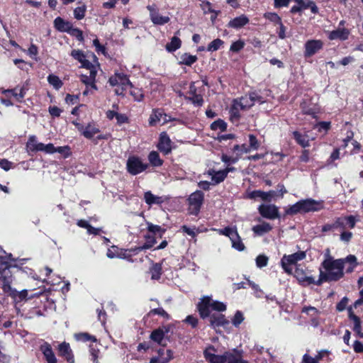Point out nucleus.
<instances>
[{"label": "nucleus", "instance_id": "obj_1", "mask_svg": "<svg viewBox=\"0 0 363 363\" xmlns=\"http://www.w3.org/2000/svg\"><path fill=\"white\" fill-rule=\"evenodd\" d=\"M319 272V279L315 282L316 285H320L323 282L338 281L344 276L343 261L340 259H335L328 250Z\"/></svg>", "mask_w": 363, "mask_h": 363}, {"label": "nucleus", "instance_id": "obj_2", "mask_svg": "<svg viewBox=\"0 0 363 363\" xmlns=\"http://www.w3.org/2000/svg\"><path fill=\"white\" fill-rule=\"evenodd\" d=\"M267 100L257 92H251L239 99H235L230 110V119L232 121H238L240 118V111H245L251 108L256 103L262 104Z\"/></svg>", "mask_w": 363, "mask_h": 363}, {"label": "nucleus", "instance_id": "obj_3", "mask_svg": "<svg viewBox=\"0 0 363 363\" xmlns=\"http://www.w3.org/2000/svg\"><path fill=\"white\" fill-rule=\"evenodd\" d=\"M323 208V201H316L312 199H303L290 206L286 210V213L288 215H295L298 213L318 211Z\"/></svg>", "mask_w": 363, "mask_h": 363}, {"label": "nucleus", "instance_id": "obj_4", "mask_svg": "<svg viewBox=\"0 0 363 363\" xmlns=\"http://www.w3.org/2000/svg\"><path fill=\"white\" fill-rule=\"evenodd\" d=\"M198 309L201 317L205 318L210 315L211 311H225L226 306L222 302L214 301L210 296H205L198 304Z\"/></svg>", "mask_w": 363, "mask_h": 363}, {"label": "nucleus", "instance_id": "obj_5", "mask_svg": "<svg viewBox=\"0 0 363 363\" xmlns=\"http://www.w3.org/2000/svg\"><path fill=\"white\" fill-rule=\"evenodd\" d=\"M108 82L112 86H116L115 93L117 95H123L125 90L132 87V84L127 75L121 72L115 73L109 78Z\"/></svg>", "mask_w": 363, "mask_h": 363}, {"label": "nucleus", "instance_id": "obj_6", "mask_svg": "<svg viewBox=\"0 0 363 363\" xmlns=\"http://www.w3.org/2000/svg\"><path fill=\"white\" fill-rule=\"evenodd\" d=\"M306 256V252L303 251H298L289 255H284L281 259V266L285 272L291 274L293 272L291 265L296 264L298 262L304 259Z\"/></svg>", "mask_w": 363, "mask_h": 363}, {"label": "nucleus", "instance_id": "obj_7", "mask_svg": "<svg viewBox=\"0 0 363 363\" xmlns=\"http://www.w3.org/2000/svg\"><path fill=\"white\" fill-rule=\"evenodd\" d=\"M93 58L95 60V65H91V67H86L89 71L88 74H82L80 76L81 81L86 84V86H90L91 89L96 90V76L99 69V64L97 62L96 57L93 55Z\"/></svg>", "mask_w": 363, "mask_h": 363}, {"label": "nucleus", "instance_id": "obj_8", "mask_svg": "<svg viewBox=\"0 0 363 363\" xmlns=\"http://www.w3.org/2000/svg\"><path fill=\"white\" fill-rule=\"evenodd\" d=\"M204 194L201 191H196L189 197V210L192 215H197L203 201Z\"/></svg>", "mask_w": 363, "mask_h": 363}, {"label": "nucleus", "instance_id": "obj_9", "mask_svg": "<svg viewBox=\"0 0 363 363\" xmlns=\"http://www.w3.org/2000/svg\"><path fill=\"white\" fill-rule=\"evenodd\" d=\"M147 167V164H144L141 160L137 157H130L127 161V169L133 175H136L145 170Z\"/></svg>", "mask_w": 363, "mask_h": 363}, {"label": "nucleus", "instance_id": "obj_10", "mask_svg": "<svg viewBox=\"0 0 363 363\" xmlns=\"http://www.w3.org/2000/svg\"><path fill=\"white\" fill-rule=\"evenodd\" d=\"M259 214L265 218L274 220L279 218V208L274 204H262L258 208Z\"/></svg>", "mask_w": 363, "mask_h": 363}, {"label": "nucleus", "instance_id": "obj_11", "mask_svg": "<svg viewBox=\"0 0 363 363\" xmlns=\"http://www.w3.org/2000/svg\"><path fill=\"white\" fill-rule=\"evenodd\" d=\"M217 350L213 345L208 346L203 351V357L208 363H224V353L217 354Z\"/></svg>", "mask_w": 363, "mask_h": 363}, {"label": "nucleus", "instance_id": "obj_12", "mask_svg": "<svg viewBox=\"0 0 363 363\" xmlns=\"http://www.w3.org/2000/svg\"><path fill=\"white\" fill-rule=\"evenodd\" d=\"M74 124L81 134L87 139L93 138L96 134L100 132L99 128L91 123H88L85 127L79 123L74 122Z\"/></svg>", "mask_w": 363, "mask_h": 363}, {"label": "nucleus", "instance_id": "obj_13", "mask_svg": "<svg viewBox=\"0 0 363 363\" xmlns=\"http://www.w3.org/2000/svg\"><path fill=\"white\" fill-rule=\"evenodd\" d=\"M323 47V43L320 40H309L304 45V56L306 57H311L321 50Z\"/></svg>", "mask_w": 363, "mask_h": 363}, {"label": "nucleus", "instance_id": "obj_14", "mask_svg": "<svg viewBox=\"0 0 363 363\" xmlns=\"http://www.w3.org/2000/svg\"><path fill=\"white\" fill-rule=\"evenodd\" d=\"M147 9L150 11V17L154 24L162 26L169 21L170 18L168 16H161L157 12L155 5H148Z\"/></svg>", "mask_w": 363, "mask_h": 363}, {"label": "nucleus", "instance_id": "obj_15", "mask_svg": "<svg viewBox=\"0 0 363 363\" xmlns=\"http://www.w3.org/2000/svg\"><path fill=\"white\" fill-rule=\"evenodd\" d=\"M243 360L242 350L235 348L224 352V363H241Z\"/></svg>", "mask_w": 363, "mask_h": 363}, {"label": "nucleus", "instance_id": "obj_16", "mask_svg": "<svg viewBox=\"0 0 363 363\" xmlns=\"http://www.w3.org/2000/svg\"><path fill=\"white\" fill-rule=\"evenodd\" d=\"M169 120L170 117L164 113L162 110L155 109L150 116L149 124L152 126L155 125L159 123L164 124Z\"/></svg>", "mask_w": 363, "mask_h": 363}, {"label": "nucleus", "instance_id": "obj_17", "mask_svg": "<svg viewBox=\"0 0 363 363\" xmlns=\"http://www.w3.org/2000/svg\"><path fill=\"white\" fill-rule=\"evenodd\" d=\"M157 148L164 155H168L172 151V141L165 132H162L160 135Z\"/></svg>", "mask_w": 363, "mask_h": 363}, {"label": "nucleus", "instance_id": "obj_18", "mask_svg": "<svg viewBox=\"0 0 363 363\" xmlns=\"http://www.w3.org/2000/svg\"><path fill=\"white\" fill-rule=\"evenodd\" d=\"M40 350L43 353L47 363H57V360L52 348L48 342H44L40 345Z\"/></svg>", "mask_w": 363, "mask_h": 363}, {"label": "nucleus", "instance_id": "obj_19", "mask_svg": "<svg viewBox=\"0 0 363 363\" xmlns=\"http://www.w3.org/2000/svg\"><path fill=\"white\" fill-rule=\"evenodd\" d=\"M26 90L27 89L23 86L19 89L16 87L13 89H5L2 91V94L6 97L12 96L16 101L21 102L26 94Z\"/></svg>", "mask_w": 363, "mask_h": 363}, {"label": "nucleus", "instance_id": "obj_20", "mask_svg": "<svg viewBox=\"0 0 363 363\" xmlns=\"http://www.w3.org/2000/svg\"><path fill=\"white\" fill-rule=\"evenodd\" d=\"M59 354L65 358L69 363H74V355L69 344L65 342L58 345Z\"/></svg>", "mask_w": 363, "mask_h": 363}, {"label": "nucleus", "instance_id": "obj_21", "mask_svg": "<svg viewBox=\"0 0 363 363\" xmlns=\"http://www.w3.org/2000/svg\"><path fill=\"white\" fill-rule=\"evenodd\" d=\"M294 276L297 279V280L303 285H310L312 284H315L316 281L313 279V277L311 276H307L305 271L303 269L296 268L294 272Z\"/></svg>", "mask_w": 363, "mask_h": 363}, {"label": "nucleus", "instance_id": "obj_22", "mask_svg": "<svg viewBox=\"0 0 363 363\" xmlns=\"http://www.w3.org/2000/svg\"><path fill=\"white\" fill-rule=\"evenodd\" d=\"M350 30L345 28H338L332 30L328 34V38L330 40H345L349 38Z\"/></svg>", "mask_w": 363, "mask_h": 363}, {"label": "nucleus", "instance_id": "obj_23", "mask_svg": "<svg viewBox=\"0 0 363 363\" xmlns=\"http://www.w3.org/2000/svg\"><path fill=\"white\" fill-rule=\"evenodd\" d=\"M71 56L79 61L81 63V67L83 68L91 67V65H94L86 59V56L82 50H73L71 52Z\"/></svg>", "mask_w": 363, "mask_h": 363}, {"label": "nucleus", "instance_id": "obj_24", "mask_svg": "<svg viewBox=\"0 0 363 363\" xmlns=\"http://www.w3.org/2000/svg\"><path fill=\"white\" fill-rule=\"evenodd\" d=\"M167 332V330L159 328L157 329L154 330L151 333L150 338L152 341L156 342L157 344L164 346L165 344L163 343V340L164 335Z\"/></svg>", "mask_w": 363, "mask_h": 363}, {"label": "nucleus", "instance_id": "obj_25", "mask_svg": "<svg viewBox=\"0 0 363 363\" xmlns=\"http://www.w3.org/2000/svg\"><path fill=\"white\" fill-rule=\"evenodd\" d=\"M144 199L147 204L152 206L153 204H161L166 201L167 198L166 196H155L149 191L145 193Z\"/></svg>", "mask_w": 363, "mask_h": 363}, {"label": "nucleus", "instance_id": "obj_26", "mask_svg": "<svg viewBox=\"0 0 363 363\" xmlns=\"http://www.w3.org/2000/svg\"><path fill=\"white\" fill-rule=\"evenodd\" d=\"M210 316L211 325L213 328L222 326L225 328L230 324V322L222 314L212 315Z\"/></svg>", "mask_w": 363, "mask_h": 363}, {"label": "nucleus", "instance_id": "obj_27", "mask_svg": "<svg viewBox=\"0 0 363 363\" xmlns=\"http://www.w3.org/2000/svg\"><path fill=\"white\" fill-rule=\"evenodd\" d=\"M72 26L71 22L65 21L61 17H57L54 20V27L60 32L68 33Z\"/></svg>", "mask_w": 363, "mask_h": 363}, {"label": "nucleus", "instance_id": "obj_28", "mask_svg": "<svg viewBox=\"0 0 363 363\" xmlns=\"http://www.w3.org/2000/svg\"><path fill=\"white\" fill-rule=\"evenodd\" d=\"M248 22V18L245 15H241L230 21L228 27L238 29L245 26Z\"/></svg>", "mask_w": 363, "mask_h": 363}, {"label": "nucleus", "instance_id": "obj_29", "mask_svg": "<svg viewBox=\"0 0 363 363\" xmlns=\"http://www.w3.org/2000/svg\"><path fill=\"white\" fill-rule=\"evenodd\" d=\"M275 195L274 191H269L268 192L262 191L261 190L253 191L250 194V198L254 199L256 197L260 198L263 201H271L273 196Z\"/></svg>", "mask_w": 363, "mask_h": 363}, {"label": "nucleus", "instance_id": "obj_30", "mask_svg": "<svg viewBox=\"0 0 363 363\" xmlns=\"http://www.w3.org/2000/svg\"><path fill=\"white\" fill-rule=\"evenodd\" d=\"M340 259L343 261V268L347 264L346 267L347 273L352 272L354 268L357 266V257L354 255H350L345 258Z\"/></svg>", "mask_w": 363, "mask_h": 363}, {"label": "nucleus", "instance_id": "obj_31", "mask_svg": "<svg viewBox=\"0 0 363 363\" xmlns=\"http://www.w3.org/2000/svg\"><path fill=\"white\" fill-rule=\"evenodd\" d=\"M208 174L211 177V180L213 184H218L220 182H223L225 179L227 177L226 173L223 170L216 171L213 169H210L208 171Z\"/></svg>", "mask_w": 363, "mask_h": 363}, {"label": "nucleus", "instance_id": "obj_32", "mask_svg": "<svg viewBox=\"0 0 363 363\" xmlns=\"http://www.w3.org/2000/svg\"><path fill=\"white\" fill-rule=\"evenodd\" d=\"M349 318L353 321V330L362 338H363V333L362 332L361 320L360 318L354 314L352 309L349 310Z\"/></svg>", "mask_w": 363, "mask_h": 363}, {"label": "nucleus", "instance_id": "obj_33", "mask_svg": "<svg viewBox=\"0 0 363 363\" xmlns=\"http://www.w3.org/2000/svg\"><path fill=\"white\" fill-rule=\"evenodd\" d=\"M293 135L297 143H298L303 147H308L310 145V140H313V138H310L308 135L302 134L298 131H294L293 133Z\"/></svg>", "mask_w": 363, "mask_h": 363}, {"label": "nucleus", "instance_id": "obj_34", "mask_svg": "<svg viewBox=\"0 0 363 363\" xmlns=\"http://www.w3.org/2000/svg\"><path fill=\"white\" fill-rule=\"evenodd\" d=\"M157 356L153 357V359H157L160 362L165 361V363H168L172 359H173V352L171 350H164V349H159L157 350Z\"/></svg>", "mask_w": 363, "mask_h": 363}, {"label": "nucleus", "instance_id": "obj_35", "mask_svg": "<svg viewBox=\"0 0 363 363\" xmlns=\"http://www.w3.org/2000/svg\"><path fill=\"white\" fill-rule=\"evenodd\" d=\"M272 229V227L269 223L263 222L261 224L253 226L252 230L255 235L262 236L269 233Z\"/></svg>", "mask_w": 363, "mask_h": 363}, {"label": "nucleus", "instance_id": "obj_36", "mask_svg": "<svg viewBox=\"0 0 363 363\" xmlns=\"http://www.w3.org/2000/svg\"><path fill=\"white\" fill-rule=\"evenodd\" d=\"M301 108L303 113L311 115L313 118L315 117V114L318 112V108L316 105L308 104L306 100L301 104Z\"/></svg>", "mask_w": 363, "mask_h": 363}, {"label": "nucleus", "instance_id": "obj_37", "mask_svg": "<svg viewBox=\"0 0 363 363\" xmlns=\"http://www.w3.org/2000/svg\"><path fill=\"white\" fill-rule=\"evenodd\" d=\"M197 59L198 58L196 55H192L186 52L180 55L179 64L191 66L196 62Z\"/></svg>", "mask_w": 363, "mask_h": 363}, {"label": "nucleus", "instance_id": "obj_38", "mask_svg": "<svg viewBox=\"0 0 363 363\" xmlns=\"http://www.w3.org/2000/svg\"><path fill=\"white\" fill-rule=\"evenodd\" d=\"M219 235L227 236L230 239L236 235V233L238 232L237 228L234 227H225L221 229H214Z\"/></svg>", "mask_w": 363, "mask_h": 363}, {"label": "nucleus", "instance_id": "obj_39", "mask_svg": "<svg viewBox=\"0 0 363 363\" xmlns=\"http://www.w3.org/2000/svg\"><path fill=\"white\" fill-rule=\"evenodd\" d=\"M181 40L178 37L174 36L172 38L170 43L166 45V49L168 52H174L181 47Z\"/></svg>", "mask_w": 363, "mask_h": 363}, {"label": "nucleus", "instance_id": "obj_40", "mask_svg": "<svg viewBox=\"0 0 363 363\" xmlns=\"http://www.w3.org/2000/svg\"><path fill=\"white\" fill-rule=\"evenodd\" d=\"M148 160L154 167H160L163 163V161L160 159L158 152L156 151H152L150 152L148 155Z\"/></svg>", "mask_w": 363, "mask_h": 363}, {"label": "nucleus", "instance_id": "obj_41", "mask_svg": "<svg viewBox=\"0 0 363 363\" xmlns=\"http://www.w3.org/2000/svg\"><path fill=\"white\" fill-rule=\"evenodd\" d=\"M150 274L152 280H158L162 274V266L159 263L152 264L150 269Z\"/></svg>", "mask_w": 363, "mask_h": 363}, {"label": "nucleus", "instance_id": "obj_42", "mask_svg": "<svg viewBox=\"0 0 363 363\" xmlns=\"http://www.w3.org/2000/svg\"><path fill=\"white\" fill-rule=\"evenodd\" d=\"M106 256L110 258H124L125 253L120 250L118 247L113 246L111 249H108L106 252Z\"/></svg>", "mask_w": 363, "mask_h": 363}, {"label": "nucleus", "instance_id": "obj_43", "mask_svg": "<svg viewBox=\"0 0 363 363\" xmlns=\"http://www.w3.org/2000/svg\"><path fill=\"white\" fill-rule=\"evenodd\" d=\"M230 241L232 242V247L238 250V251H243L245 250V245L238 235V233H236V235L230 239Z\"/></svg>", "mask_w": 363, "mask_h": 363}, {"label": "nucleus", "instance_id": "obj_44", "mask_svg": "<svg viewBox=\"0 0 363 363\" xmlns=\"http://www.w3.org/2000/svg\"><path fill=\"white\" fill-rule=\"evenodd\" d=\"M233 153H235V156H239V159L240 157L245 154L250 152V148H248L245 144L235 145L233 146L232 149Z\"/></svg>", "mask_w": 363, "mask_h": 363}, {"label": "nucleus", "instance_id": "obj_45", "mask_svg": "<svg viewBox=\"0 0 363 363\" xmlns=\"http://www.w3.org/2000/svg\"><path fill=\"white\" fill-rule=\"evenodd\" d=\"M48 81L50 85H52L55 89H59L62 86V82L60 79V78L54 74H50L48 77Z\"/></svg>", "mask_w": 363, "mask_h": 363}, {"label": "nucleus", "instance_id": "obj_46", "mask_svg": "<svg viewBox=\"0 0 363 363\" xmlns=\"http://www.w3.org/2000/svg\"><path fill=\"white\" fill-rule=\"evenodd\" d=\"M86 11V6L84 4H83L81 6L76 7L73 11L74 17L77 20H82L84 18Z\"/></svg>", "mask_w": 363, "mask_h": 363}, {"label": "nucleus", "instance_id": "obj_47", "mask_svg": "<svg viewBox=\"0 0 363 363\" xmlns=\"http://www.w3.org/2000/svg\"><path fill=\"white\" fill-rule=\"evenodd\" d=\"M223 43L224 42L222 40L217 38L208 44L207 50L208 52L216 51L223 45Z\"/></svg>", "mask_w": 363, "mask_h": 363}, {"label": "nucleus", "instance_id": "obj_48", "mask_svg": "<svg viewBox=\"0 0 363 363\" xmlns=\"http://www.w3.org/2000/svg\"><path fill=\"white\" fill-rule=\"evenodd\" d=\"M264 17L274 23L275 25L281 24V19L276 13L267 12L264 14Z\"/></svg>", "mask_w": 363, "mask_h": 363}, {"label": "nucleus", "instance_id": "obj_49", "mask_svg": "<svg viewBox=\"0 0 363 363\" xmlns=\"http://www.w3.org/2000/svg\"><path fill=\"white\" fill-rule=\"evenodd\" d=\"M180 230L184 233H186L188 235L193 238H194L199 233V229L196 227L189 228L186 225H182Z\"/></svg>", "mask_w": 363, "mask_h": 363}, {"label": "nucleus", "instance_id": "obj_50", "mask_svg": "<svg viewBox=\"0 0 363 363\" xmlns=\"http://www.w3.org/2000/svg\"><path fill=\"white\" fill-rule=\"evenodd\" d=\"M130 88H131V90L130 91V95L133 96V97L134 98V99L135 101H141L144 97L143 91L140 89L133 87V86Z\"/></svg>", "mask_w": 363, "mask_h": 363}, {"label": "nucleus", "instance_id": "obj_51", "mask_svg": "<svg viewBox=\"0 0 363 363\" xmlns=\"http://www.w3.org/2000/svg\"><path fill=\"white\" fill-rule=\"evenodd\" d=\"M147 230L149 232L152 233L154 234H158L160 237L165 232V230L162 228L160 225H154L152 223H147Z\"/></svg>", "mask_w": 363, "mask_h": 363}, {"label": "nucleus", "instance_id": "obj_52", "mask_svg": "<svg viewBox=\"0 0 363 363\" xmlns=\"http://www.w3.org/2000/svg\"><path fill=\"white\" fill-rule=\"evenodd\" d=\"M269 258L264 255H259L256 257V265L258 268L266 267L268 264Z\"/></svg>", "mask_w": 363, "mask_h": 363}, {"label": "nucleus", "instance_id": "obj_53", "mask_svg": "<svg viewBox=\"0 0 363 363\" xmlns=\"http://www.w3.org/2000/svg\"><path fill=\"white\" fill-rule=\"evenodd\" d=\"M244 320V316L241 311H236L235 314L234 315L233 318H232V323L233 325L238 328L239 325L242 323Z\"/></svg>", "mask_w": 363, "mask_h": 363}, {"label": "nucleus", "instance_id": "obj_54", "mask_svg": "<svg viewBox=\"0 0 363 363\" xmlns=\"http://www.w3.org/2000/svg\"><path fill=\"white\" fill-rule=\"evenodd\" d=\"M67 33L73 37H75L79 41L84 40L82 31L79 28H73V26H71V28Z\"/></svg>", "mask_w": 363, "mask_h": 363}, {"label": "nucleus", "instance_id": "obj_55", "mask_svg": "<svg viewBox=\"0 0 363 363\" xmlns=\"http://www.w3.org/2000/svg\"><path fill=\"white\" fill-rule=\"evenodd\" d=\"M259 147V143L257 140V138L254 135H249V146L248 148H250V152L252 150H257Z\"/></svg>", "mask_w": 363, "mask_h": 363}, {"label": "nucleus", "instance_id": "obj_56", "mask_svg": "<svg viewBox=\"0 0 363 363\" xmlns=\"http://www.w3.org/2000/svg\"><path fill=\"white\" fill-rule=\"evenodd\" d=\"M239 156H228L227 155L223 154L221 156V161L225 164L229 165L230 164H235L239 160Z\"/></svg>", "mask_w": 363, "mask_h": 363}, {"label": "nucleus", "instance_id": "obj_57", "mask_svg": "<svg viewBox=\"0 0 363 363\" xmlns=\"http://www.w3.org/2000/svg\"><path fill=\"white\" fill-rule=\"evenodd\" d=\"M211 129L214 130H220L221 131H223L227 128V124L222 120H218L214 121L211 125Z\"/></svg>", "mask_w": 363, "mask_h": 363}, {"label": "nucleus", "instance_id": "obj_58", "mask_svg": "<svg viewBox=\"0 0 363 363\" xmlns=\"http://www.w3.org/2000/svg\"><path fill=\"white\" fill-rule=\"evenodd\" d=\"M13 63L18 66V67L23 71H28L29 67H31V64L25 62L23 60L16 59L13 60Z\"/></svg>", "mask_w": 363, "mask_h": 363}, {"label": "nucleus", "instance_id": "obj_59", "mask_svg": "<svg viewBox=\"0 0 363 363\" xmlns=\"http://www.w3.org/2000/svg\"><path fill=\"white\" fill-rule=\"evenodd\" d=\"M55 152L61 154L65 158H67L71 155L70 147L68 145L55 147Z\"/></svg>", "mask_w": 363, "mask_h": 363}, {"label": "nucleus", "instance_id": "obj_60", "mask_svg": "<svg viewBox=\"0 0 363 363\" xmlns=\"http://www.w3.org/2000/svg\"><path fill=\"white\" fill-rule=\"evenodd\" d=\"M39 143L37 140V138L35 135H30L28 138V141L27 142V147L32 152H34V150L36 148V145Z\"/></svg>", "mask_w": 363, "mask_h": 363}, {"label": "nucleus", "instance_id": "obj_61", "mask_svg": "<svg viewBox=\"0 0 363 363\" xmlns=\"http://www.w3.org/2000/svg\"><path fill=\"white\" fill-rule=\"evenodd\" d=\"M155 242V239L152 236H146V242L142 247H139V249L140 250L150 249L153 247Z\"/></svg>", "mask_w": 363, "mask_h": 363}, {"label": "nucleus", "instance_id": "obj_62", "mask_svg": "<svg viewBox=\"0 0 363 363\" xmlns=\"http://www.w3.org/2000/svg\"><path fill=\"white\" fill-rule=\"evenodd\" d=\"M150 315H160L166 319L169 318V315L162 308H154L150 311Z\"/></svg>", "mask_w": 363, "mask_h": 363}, {"label": "nucleus", "instance_id": "obj_63", "mask_svg": "<svg viewBox=\"0 0 363 363\" xmlns=\"http://www.w3.org/2000/svg\"><path fill=\"white\" fill-rule=\"evenodd\" d=\"M245 43L242 40H238L232 43L230 45V51L237 52L244 48Z\"/></svg>", "mask_w": 363, "mask_h": 363}, {"label": "nucleus", "instance_id": "obj_64", "mask_svg": "<svg viewBox=\"0 0 363 363\" xmlns=\"http://www.w3.org/2000/svg\"><path fill=\"white\" fill-rule=\"evenodd\" d=\"M188 99L196 106H201L203 104V100L201 95L194 94L191 97H188Z\"/></svg>", "mask_w": 363, "mask_h": 363}]
</instances>
